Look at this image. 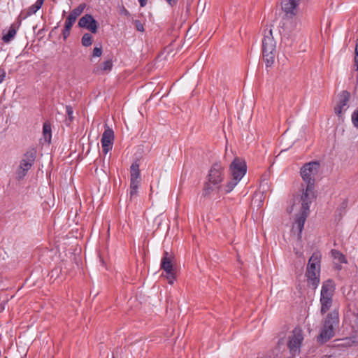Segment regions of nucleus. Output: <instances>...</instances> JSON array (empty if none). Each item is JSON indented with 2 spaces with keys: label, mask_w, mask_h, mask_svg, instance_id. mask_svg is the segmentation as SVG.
<instances>
[{
  "label": "nucleus",
  "mask_w": 358,
  "mask_h": 358,
  "mask_svg": "<svg viewBox=\"0 0 358 358\" xmlns=\"http://www.w3.org/2000/svg\"><path fill=\"white\" fill-rule=\"evenodd\" d=\"M302 194L301 195V207L299 213L296 215L295 225L293 226L292 229L295 226L299 230V236H300L303 229L304 224L310 213V204L312 201L315 198V186H310L308 188V185H301Z\"/></svg>",
  "instance_id": "obj_1"
},
{
  "label": "nucleus",
  "mask_w": 358,
  "mask_h": 358,
  "mask_svg": "<svg viewBox=\"0 0 358 358\" xmlns=\"http://www.w3.org/2000/svg\"><path fill=\"white\" fill-rule=\"evenodd\" d=\"M338 325L339 314L334 310L329 313L322 321L320 331L316 338L317 343L323 345L330 341L335 336Z\"/></svg>",
  "instance_id": "obj_2"
},
{
  "label": "nucleus",
  "mask_w": 358,
  "mask_h": 358,
  "mask_svg": "<svg viewBox=\"0 0 358 358\" xmlns=\"http://www.w3.org/2000/svg\"><path fill=\"white\" fill-rule=\"evenodd\" d=\"M322 255L320 252H314L312 256L309 258L307 268L306 272V276L307 278V282L309 287L315 289L320 281V262Z\"/></svg>",
  "instance_id": "obj_3"
},
{
  "label": "nucleus",
  "mask_w": 358,
  "mask_h": 358,
  "mask_svg": "<svg viewBox=\"0 0 358 358\" xmlns=\"http://www.w3.org/2000/svg\"><path fill=\"white\" fill-rule=\"evenodd\" d=\"M276 55V42L273 38L272 29L264 31L262 39V57L266 67L273 65Z\"/></svg>",
  "instance_id": "obj_4"
},
{
  "label": "nucleus",
  "mask_w": 358,
  "mask_h": 358,
  "mask_svg": "<svg viewBox=\"0 0 358 358\" xmlns=\"http://www.w3.org/2000/svg\"><path fill=\"white\" fill-rule=\"evenodd\" d=\"M36 149L34 148H30L23 155V157L20 162V165L18 166L15 172L16 179L18 181L24 179L28 171L31 169L36 160Z\"/></svg>",
  "instance_id": "obj_5"
},
{
  "label": "nucleus",
  "mask_w": 358,
  "mask_h": 358,
  "mask_svg": "<svg viewBox=\"0 0 358 358\" xmlns=\"http://www.w3.org/2000/svg\"><path fill=\"white\" fill-rule=\"evenodd\" d=\"M334 290L335 285L331 279H328L323 282L320 300L321 303L320 311L322 315L326 313L332 305Z\"/></svg>",
  "instance_id": "obj_6"
},
{
  "label": "nucleus",
  "mask_w": 358,
  "mask_h": 358,
  "mask_svg": "<svg viewBox=\"0 0 358 358\" xmlns=\"http://www.w3.org/2000/svg\"><path fill=\"white\" fill-rule=\"evenodd\" d=\"M320 169V164L317 161L306 163L301 168V176L306 185H308V188L315 186L316 177Z\"/></svg>",
  "instance_id": "obj_7"
},
{
  "label": "nucleus",
  "mask_w": 358,
  "mask_h": 358,
  "mask_svg": "<svg viewBox=\"0 0 358 358\" xmlns=\"http://www.w3.org/2000/svg\"><path fill=\"white\" fill-rule=\"evenodd\" d=\"M174 257L165 251L161 260L160 268L166 272V278L168 282L173 284L176 279V268L173 267Z\"/></svg>",
  "instance_id": "obj_8"
},
{
  "label": "nucleus",
  "mask_w": 358,
  "mask_h": 358,
  "mask_svg": "<svg viewBox=\"0 0 358 358\" xmlns=\"http://www.w3.org/2000/svg\"><path fill=\"white\" fill-rule=\"evenodd\" d=\"M247 171V165L243 159L235 157L229 166V172L234 179L241 180Z\"/></svg>",
  "instance_id": "obj_9"
},
{
  "label": "nucleus",
  "mask_w": 358,
  "mask_h": 358,
  "mask_svg": "<svg viewBox=\"0 0 358 358\" xmlns=\"http://www.w3.org/2000/svg\"><path fill=\"white\" fill-rule=\"evenodd\" d=\"M224 168L220 162L215 163L211 166L208 174V180L214 185H220L224 178Z\"/></svg>",
  "instance_id": "obj_10"
},
{
  "label": "nucleus",
  "mask_w": 358,
  "mask_h": 358,
  "mask_svg": "<svg viewBox=\"0 0 358 358\" xmlns=\"http://www.w3.org/2000/svg\"><path fill=\"white\" fill-rule=\"evenodd\" d=\"M78 26L89 30L92 34H96L99 24L92 15L86 14L79 20Z\"/></svg>",
  "instance_id": "obj_11"
},
{
  "label": "nucleus",
  "mask_w": 358,
  "mask_h": 358,
  "mask_svg": "<svg viewBox=\"0 0 358 358\" xmlns=\"http://www.w3.org/2000/svg\"><path fill=\"white\" fill-rule=\"evenodd\" d=\"M300 0H282L281 8L285 15L292 17L296 14V7Z\"/></svg>",
  "instance_id": "obj_12"
},
{
  "label": "nucleus",
  "mask_w": 358,
  "mask_h": 358,
  "mask_svg": "<svg viewBox=\"0 0 358 358\" xmlns=\"http://www.w3.org/2000/svg\"><path fill=\"white\" fill-rule=\"evenodd\" d=\"M85 7L86 4L85 3H82L78 7L73 9L69 15V16L67 17L65 23L72 27L75 23L77 17L81 15V13L85 10Z\"/></svg>",
  "instance_id": "obj_13"
},
{
  "label": "nucleus",
  "mask_w": 358,
  "mask_h": 358,
  "mask_svg": "<svg viewBox=\"0 0 358 358\" xmlns=\"http://www.w3.org/2000/svg\"><path fill=\"white\" fill-rule=\"evenodd\" d=\"M350 96V94L348 91L344 90L342 92L340 101L334 108L335 113L337 115L340 116L341 115L343 108L347 106Z\"/></svg>",
  "instance_id": "obj_14"
},
{
  "label": "nucleus",
  "mask_w": 358,
  "mask_h": 358,
  "mask_svg": "<svg viewBox=\"0 0 358 358\" xmlns=\"http://www.w3.org/2000/svg\"><path fill=\"white\" fill-rule=\"evenodd\" d=\"M130 182L141 183V178L140 174L139 164L137 162H134L130 166Z\"/></svg>",
  "instance_id": "obj_15"
},
{
  "label": "nucleus",
  "mask_w": 358,
  "mask_h": 358,
  "mask_svg": "<svg viewBox=\"0 0 358 358\" xmlns=\"http://www.w3.org/2000/svg\"><path fill=\"white\" fill-rule=\"evenodd\" d=\"M114 141V132L107 124L105 125V130L102 134L101 142V144H113Z\"/></svg>",
  "instance_id": "obj_16"
},
{
  "label": "nucleus",
  "mask_w": 358,
  "mask_h": 358,
  "mask_svg": "<svg viewBox=\"0 0 358 358\" xmlns=\"http://www.w3.org/2000/svg\"><path fill=\"white\" fill-rule=\"evenodd\" d=\"M222 188L223 187L220 185H214L208 180V181L206 182L203 185L202 196L203 197H208L212 192H215V190H222Z\"/></svg>",
  "instance_id": "obj_17"
},
{
  "label": "nucleus",
  "mask_w": 358,
  "mask_h": 358,
  "mask_svg": "<svg viewBox=\"0 0 358 358\" xmlns=\"http://www.w3.org/2000/svg\"><path fill=\"white\" fill-rule=\"evenodd\" d=\"M43 134L45 141L48 143H50L52 137L51 124L48 122H45L43 126Z\"/></svg>",
  "instance_id": "obj_18"
},
{
  "label": "nucleus",
  "mask_w": 358,
  "mask_h": 358,
  "mask_svg": "<svg viewBox=\"0 0 358 358\" xmlns=\"http://www.w3.org/2000/svg\"><path fill=\"white\" fill-rule=\"evenodd\" d=\"M17 33V29L14 24H12L6 34L3 35L2 40L3 42L8 43L10 42L15 37Z\"/></svg>",
  "instance_id": "obj_19"
},
{
  "label": "nucleus",
  "mask_w": 358,
  "mask_h": 358,
  "mask_svg": "<svg viewBox=\"0 0 358 358\" xmlns=\"http://www.w3.org/2000/svg\"><path fill=\"white\" fill-rule=\"evenodd\" d=\"M45 0H37L36 2L31 5L27 11L26 16H30L34 13H36L42 6Z\"/></svg>",
  "instance_id": "obj_20"
},
{
  "label": "nucleus",
  "mask_w": 358,
  "mask_h": 358,
  "mask_svg": "<svg viewBox=\"0 0 358 358\" xmlns=\"http://www.w3.org/2000/svg\"><path fill=\"white\" fill-rule=\"evenodd\" d=\"M331 257L335 259H338V261L340 263H347V260L345 257L343 253H341L340 251L333 249L331 250Z\"/></svg>",
  "instance_id": "obj_21"
},
{
  "label": "nucleus",
  "mask_w": 358,
  "mask_h": 358,
  "mask_svg": "<svg viewBox=\"0 0 358 358\" xmlns=\"http://www.w3.org/2000/svg\"><path fill=\"white\" fill-rule=\"evenodd\" d=\"M141 183L130 182L129 199L133 200L138 196V189Z\"/></svg>",
  "instance_id": "obj_22"
},
{
  "label": "nucleus",
  "mask_w": 358,
  "mask_h": 358,
  "mask_svg": "<svg viewBox=\"0 0 358 358\" xmlns=\"http://www.w3.org/2000/svg\"><path fill=\"white\" fill-rule=\"evenodd\" d=\"M113 67V63L111 60H107L101 63L98 67L96 72L101 71H110Z\"/></svg>",
  "instance_id": "obj_23"
},
{
  "label": "nucleus",
  "mask_w": 358,
  "mask_h": 358,
  "mask_svg": "<svg viewBox=\"0 0 358 358\" xmlns=\"http://www.w3.org/2000/svg\"><path fill=\"white\" fill-rule=\"evenodd\" d=\"M93 41L92 36L89 33H85L81 39L82 45L85 47H89L92 45Z\"/></svg>",
  "instance_id": "obj_24"
},
{
  "label": "nucleus",
  "mask_w": 358,
  "mask_h": 358,
  "mask_svg": "<svg viewBox=\"0 0 358 358\" xmlns=\"http://www.w3.org/2000/svg\"><path fill=\"white\" fill-rule=\"evenodd\" d=\"M66 115H67V117L66 118L65 122H66V124L69 126V125H70L71 122L73 120V108L71 106H66Z\"/></svg>",
  "instance_id": "obj_25"
},
{
  "label": "nucleus",
  "mask_w": 358,
  "mask_h": 358,
  "mask_svg": "<svg viewBox=\"0 0 358 358\" xmlns=\"http://www.w3.org/2000/svg\"><path fill=\"white\" fill-rule=\"evenodd\" d=\"M240 180H236V179H234V178L232 177V179L231 180H230L229 182H228L227 183V185L224 186V191L225 193H229L230 192L234 187L235 186L237 185V183L239 182Z\"/></svg>",
  "instance_id": "obj_26"
},
{
  "label": "nucleus",
  "mask_w": 358,
  "mask_h": 358,
  "mask_svg": "<svg viewBox=\"0 0 358 358\" xmlns=\"http://www.w3.org/2000/svg\"><path fill=\"white\" fill-rule=\"evenodd\" d=\"M71 27H72L71 25L65 23L64 27L62 30V36H63L64 40H66L70 35V31H71Z\"/></svg>",
  "instance_id": "obj_27"
},
{
  "label": "nucleus",
  "mask_w": 358,
  "mask_h": 358,
  "mask_svg": "<svg viewBox=\"0 0 358 358\" xmlns=\"http://www.w3.org/2000/svg\"><path fill=\"white\" fill-rule=\"evenodd\" d=\"M352 122L353 125L358 129V108L352 115Z\"/></svg>",
  "instance_id": "obj_28"
},
{
  "label": "nucleus",
  "mask_w": 358,
  "mask_h": 358,
  "mask_svg": "<svg viewBox=\"0 0 358 358\" xmlns=\"http://www.w3.org/2000/svg\"><path fill=\"white\" fill-rule=\"evenodd\" d=\"M102 55V46L95 47L93 50L92 57H101Z\"/></svg>",
  "instance_id": "obj_29"
},
{
  "label": "nucleus",
  "mask_w": 358,
  "mask_h": 358,
  "mask_svg": "<svg viewBox=\"0 0 358 358\" xmlns=\"http://www.w3.org/2000/svg\"><path fill=\"white\" fill-rule=\"evenodd\" d=\"M134 24L138 31H144V27L143 24L141 22V21L136 20L134 21Z\"/></svg>",
  "instance_id": "obj_30"
},
{
  "label": "nucleus",
  "mask_w": 358,
  "mask_h": 358,
  "mask_svg": "<svg viewBox=\"0 0 358 358\" xmlns=\"http://www.w3.org/2000/svg\"><path fill=\"white\" fill-rule=\"evenodd\" d=\"M342 343L338 344V345L347 347V346H351L352 341L350 338H345V339L341 340Z\"/></svg>",
  "instance_id": "obj_31"
},
{
  "label": "nucleus",
  "mask_w": 358,
  "mask_h": 358,
  "mask_svg": "<svg viewBox=\"0 0 358 358\" xmlns=\"http://www.w3.org/2000/svg\"><path fill=\"white\" fill-rule=\"evenodd\" d=\"M355 52V66L356 67L355 70L358 71V38H357V43L356 44Z\"/></svg>",
  "instance_id": "obj_32"
},
{
  "label": "nucleus",
  "mask_w": 358,
  "mask_h": 358,
  "mask_svg": "<svg viewBox=\"0 0 358 358\" xmlns=\"http://www.w3.org/2000/svg\"><path fill=\"white\" fill-rule=\"evenodd\" d=\"M101 145H102V150H103V152L105 154L108 153V152L110 150H111V149H112V145H113V144H110V145H108V144H106V143H104V144H101Z\"/></svg>",
  "instance_id": "obj_33"
},
{
  "label": "nucleus",
  "mask_w": 358,
  "mask_h": 358,
  "mask_svg": "<svg viewBox=\"0 0 358 358\" xmlns=\"http://www.w3.org/2000/svg\"><path fill=\"white\" fill-rule=\"evenodd\" d=\"M6 71L3 68H0V83H1L6 78Z\"/></svg>",
  "instance_id": "obj_34"
},
{
  "label": "nucleus",
  "mask_w": 358,
  "mask_h": 358,
  "mask_svg": "<svg viewBox=\"0 0 358 358\" xmlns=\"http://www.w3.org/2000/svg\"><path fill=\"white\" fill-rule=\"evenodd\" d=\"M171 6L176 5L178 0H166Z\"/></svg>",
  "instance_id": "obj_35"
},
{
  "label": "nucleus",
  "mask_w": 358,
  "mask_h": 358,
  "mask_svg": "<svg viewBox=\"0 0 358 358\" xmlns=\"http://www.w3.org/2000/svg\"><path fill=\"white\" fill-rule=\"evenodd\" d=\"M147 1L148 0H138L140 6L141 7H144L146 5V3H147Z\"/></svg>",
  "instance_id": "obj_36"
},
{
  "label": "nucleus",
  "mask_w": 358,
  "mask_h": 358,
  "mask_svg": "<svg viewBox=\"0 0 358 358\" xmlns=\"http://www.w3.org/2000/svg\"><path fill=\"white\" fill-rule=\"evenodd\" d=\"M284 344H285L284 338H281L278 341V348H280V345H284Z\"/></svg>",
  "instance_id": "obj_37"
},
{
  "label": "nucleus",
  "mask_w": 358,
  "mask_h": 358,
  "mask_svg": "<svg viewBox=\"0 0 358 358\" xmlns=\"http://www.w3.org/2000/svg\"><path fill=\"white\" fill-rule=\"evenodd\" d=\"M122 13H123L125 15H129V11H128L127 9H125V8H124V9H123Z\"/></svg>",
  "instance_id": "obj_38"
},
{
  "label": "nucleus",
  "mask_w": 358,
  "mask_h": 358,
  "mask_svg": "<svg viewBox=\"0 0 358 358\" xmlns=\"http://www.w3.org/2000/svg\"><path fill=\"white\" fill-rule=\"evenodd\" d=\"M26 357V355H24L23 357H22L21 358H25Z\"/></svg>",
  "instance_id": "obj_39"
},
{
  "label": "nucleus",
  "mask_w": 358,
  "mask_h": 358,
  "mask_svg": "<svg viewBox=\"0 0 358 358\" xmlns=\"http://www.w3.org/2000/svg\"><path fill=\"white\" fill-rule=\"evenodd\" d=\"M113 358H115V357H113Z\"/></svg>",
  "instance_id": "obj_40"
}]
</instances>
